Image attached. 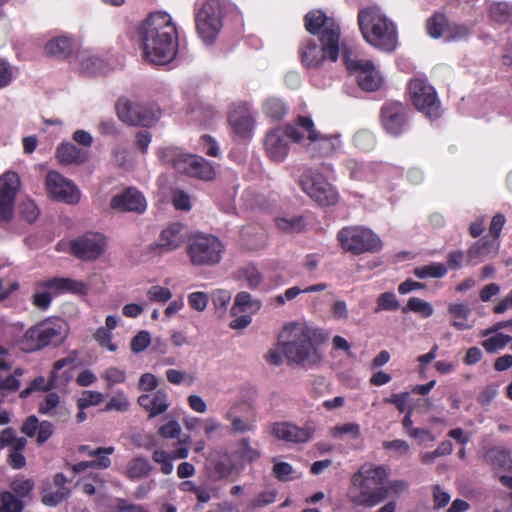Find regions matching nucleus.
Listing matches in <instances>:
<instances>
[{"label":"nucleus","instance_id":"aec40b11","mask_svg":"<svg viewBox=\"0 0 512 512\" xmlns=\"http://www.w3.org/2000/svg\"><path fill=\"white\" fill-rule=\"evenodd\" d=\"M185 225L175 222L165 227L156 242L149 245V252L162 256L180 248L186 240Z\"/></svg>","mask_w":512,"mask_h":512},{"label":"nucleus","instance_id":"6e6d98bb","mask_svg":"<svg viewBox=\"0 0 512 512\" xmlns=\"http://www.w3.org/2000/svg\"><path fill=\"white\" fill-rule=\"evenodd\" d=\"M490 249L491 243L485 240L484 238L475 242L473 245L469 247L467 251L469 262L487 255Z\"/></svg>","mask_w":512,"mask_h":512},{"label":"nucleus","instance_id":"3c124183","mask_svg":"<svg viewBox=\"0 0 512 512\" xmlns=\"http://www.w3.org/2000/svg\"><path fill=\"white\" fill-rule=\"evenodd\" d=\"M102 379L106 382L108 389H111L117 384H122L126 381V372L118 367H109L101 375Z\"/></svg>","mask_w":512,"mask_h":512},{"label":"nucleus","instance_id":"0eeeda50","mask_svg":"<svg viewBox=\"0 0 512 512\" xmlns=\"http://www.w3.org/2000/svg\"><path fill=\"white\" fill-rule=\"evenodd\" d=\"M65 322L60 318H47L26 330L19 341L24 352L39 351L47 346H58L65 338Z\"/></svg>","mask_w":512,"mask_h":512},{"label":"nucleus","instance_id":"13d9d810","mask_svg":"<svg viewBox=\"0 0 512 512\" xmlns=\"http://www.w3.org/2000/svg\"><path fill=\"white\" fill-rule=\"evenodd\" d=\"M130 403L123 393H117L106 403L104 411L125 412L129 409Z\"/></svg>","mask_w":512,"mask_h":512},{"label":"nucleus","instance_id":"4be33fe9","mask_svg":"<svg viewBox=\"0 0 512 512\" xmlns=\"http://www.w3.org/2000/svg\"><path fill=\"white\" fill-rule=\"evenodd\" d=\"M316 427L313 421H307L303 427L290 422H276L272 425L271 433L279 440L290 443H306L314 435Z\"/></svg>","mask_w":512,"mask_h":512},{"label":"nucleus","instance_id":"bb28decb","mask_svg":"<svg viewBox=\"0 0 512 512\" xmlns=\"http://www.w3.org/2000/svg\"><path fill=\"white\" fill-rule=\"evenodd\" d=\"M484 461L493 471L512 472V451L503 446H493L484 453Z\"/></svg>","mask_w":512,"mask_h":512},{"label":"nucleus","instance_id":"72a5a7b5","mask_svg":"<svg viewBox=\"0 0 512 512\" xmlns=\"http://www.w3.org/2000/svg\"><path fill=\"white\" fill-rule=\"evenodd\" d=\"M489 16L499 24L512 23V4L506 1L494 2L489 7Z\"/></svg>","mask_w":512,"mask_h":512},{"label":"nucleus","instance_id":"603ef678","mask_svg":"<svg viewBox=\"0 0 512 512\" xmlns=\"http://www.w3.org/2000/svg\"><path fill=\"white\" fill-rule=\"evenodd\" d=\"M103 401L102 393L98 391H84L82 396L77 400L79 410H85L90 406H97Z\"/></svg>","mask_w":512,"mask_h":512},{"label":"nucleus","instance_id":"c756f323","mask_svg":"<svg viewBox=\"0 0 512 512\" xmlns=\"http://www.w3.org/2000/svg\"><path fill=\"white\" fill-rule=\"evenodd\" d=\"M42 286L57 293H72L77 295H86L88 286L83 281H77L71 278L53 277L42 283Z\"/></svg>","mask_w":512,"mask_h":512},{"label":"nucleus","instance_id":"49530a36","mask_svg":"<svg viewBox=\"0 0 512 512\" xmlns=\"http://www.w3.org/2000/svg\"><path fill=\"white\" fill-rule=\"evenodd\" d=\"M346 168L350 172V178L357 181H365L370 179L371 168L369 165L359 163L355 160H348Z\"/></svg>","mask_w":512,"mask_h":512},{"label":"nucleus","instance_id":"052dcab7","mask_svg":"<svg viewBox=\"0 0 512 512\" xmlns=\"http://www.w3.org/2000/svg\"><path fill=\"white\" fill-rule=\"evenodd\" d=\"M172 203L177 210L189 211L191 209L190 196L180 189L173 191Z\"/></svg>","mask_w":512,"mask_h":512},{"label":"nucleus","instance_id":"680f3d73","mask_svg":"<svg viewBox=\"0 0 512 512\" xmlns=\"http://www.w3.org/2000/svg\"><path fill=\"white\" fill-rule=\"evenodd\" d=\"M353 143L363 151H369L375 144L374 137L365 131L357 132L353 137Z\"/></svg>","mask_w":512,"mask_h":512},{"label":"nucleus","instance_id":"6ab92c4d","mask_svg":"<svg viewBox=\"0 0 512 512\" xmlns=\"http://www.w3.org/2000/svg\"><path fill=\"white\" fill-rule=\"evenodd\" d=\"M342 60L349 71L358 72L357 83L359 87L367 92L378 90L383 79L379 71L376 70L372 61H358L350 58L349 51L342 48Z\"/></svg>","mask_w":512,"mask_h":512},{"label":"nucleus","instance_id":"dca6fc26","mask_svg":"<svg viewBox=\"0 0 512 512\" xmlns=\"http://www.w3.org/2000/svg\"><path fill=\"white\" fill-rule=\"evenodd\" d=\"M379 120L383 130L392 137H399L409 127V115L406 105L400 101H386L381 109Z\"/></svg>","mask_w":512,"mask_h":512},{"label":"nucleus","instance_id":"f3484780","mask_svg":"<svg viewBox=\"0 0 512 512\" xmlns=\"http://www.w3.org/2000/svg\"><path fill=\"white\" fill-rule=\"evenodd\" d=\"M107 239L99 232H86L69 242V252L79 260L90 262L104 254Z\"/></svg>","mask_w":512,"mask_h":512},{"label":"nucleus","instance_id":"4468645a","mask_svg":"<svg viewBox=\"0 0 512 512\" xmlns=\"http://www.w3.org/2000/svg\"><path fill=\"white\" fill-rule=\"evenodd\" d=\"M301 189L319 206H333L338 202L337 190L317 171L309 170L299 179Z\"/></svg>","mask_w":512,"mask_h":512},{"label":"nucleus","instance_id":"423d86ee","mask_svg":"<svg viewBox=\"0 0 512 512\" xmlns=\"http://www.w3.org/2000/svg\"><path fill=\"white\" fill-rule=\"evenodd\" d=\"M162 163L172 166L177 172L204 181L215 178L216 172L212 164L202 156L184 153L176 147H166L159 151Z\"/></svg>","mask_w":512,"mask_h":512},{"label":"nucleus","instance_id":"39448f33","mask_svg":"<svg viewBox=\"0 0 512 512\" xmlns=\"http://www.w3.org/2000/svg\"><path fill=\"white\" fill-rule=\"evenodd\" d=\"M229 7L228 0H196L194 4L195 29L207 45H213L222 28Z\"/></svg>","mask_w":512,"mask_h":512},{"label":"nucleus","instance_id":"1a4fd4ad","mask_svg":"<svg viewBox=\"0 0 512 512\" xmlns=\"http://www.w3.org/2000/svg\"><path fill=\"white\" fill-rule=\"evenodd\" d=\"M280 338L287 339L282 343L283 353L289 361L294 363L305 362L315 350L311 338V329L306 326L288 323L284 326Z\"/></svg>","mask_w":512,"mask_h":512},{"label":"nucleus","instance_id":"7c9ffc66","mask_svg":"<svg viewBox=\"0 0 512 512\" xmlns=\"http://www.w3.org/2000/svg\"><path fill=\"white\" fill-rule=\"evenodd\" d=\"M55 156L61 164L81 165L86 162L88 153L73 143L63 142L58 145Z\"/></svg>","mask_w":512,"mask_h":512},{"label":"nucleus","instance_id":"864d4df0","mask_svg":"<svg viewBox=\"0 0 512 512\" xmlns=\"http://www.w3.org/2000/svg\"><path fill=\"white\" fill-rule=\"evenodd\" d=\"M152 460L157 463V464H160L161 467H160V471L164 474V475H169L172 473L173 471V459L171 457V455L167 452V451H164V450H155L153 453H152Z\"/></svg>","mask_w":512,"mask_h":512},{"label":"nucleus","instance_id":"9d476101","mask_svg":"<svg viewBox=\"0 0 512 512\" xmlns=\"http://www.w3.org/2000/svg\"><path fill=\"white\" fill-rule=\"evenodd\" d=\"M118 119L134 127H151L161 115V110L156 104H141L121 97L115 104Z\"/></svg>","mask_w":512,"mask_h":512},{"label":"nucleus","instance_id":"393cba45","mask_svg":"<svg viewBox=\"0 0 512 512\" xmlns=\"http://www.w3.org/2000/svg\"><path fill=\"white\" fill-rule=\"evenodd\" d=\"M67 477L63 473H56L53 478V483L57 487L56 491H51L50 484L47 483L42 488L41 501L44 505L55 507L70 496V490L66 486Z\"/></svg>","mask_w":512,"mask_h":512},{"label":"nucleus","instance_id":"20e7f679","mask_svg":"<svg viewBox=\"0 0 512 512\" xmlns=\"http://www.w3.org/2000/svg\"><path fill=\"white\" fill-rule=\"evenodd\" d=\"M360 32L365 41L383 52H393L398 45L396 25L379 8L365 7L357 16Z\"/></svg>","mask_w":512,"mask_h":512},{"label":"nucleus","instance_id":"69168bd1","mask_svg":"<svg viewBox=\"0 0 512 512\" xmlns=\"http://www.w3.org/2000/svg\"><path fill=\"white\" fill-rule=\"evenodd\" d=\"M180 432H181V428H180L179 423L176 420L169 421L168 423L162 425L158 430V434L162 438H167V439L178 438L180 435Z\"/></svg>","mask_w":512,"mask_h":512},{"label":"nucleus","instance_id":"774afa93","mask_svg":"<svg viewBox=\"0 0 512 512\" xmlns=\"http://www.w3.org/2000/svg\"><path fill=\"white\" fill-rule=\"evenodd\" d=\"M202 150L211 157L219 155V148L217 142L210 135H202L199 140Z\"/></svg>","mask_w":512,"mask_h":512},{"label":"nucleus","instance_id":"de8ad7c7","mask_svg":"<svg viewBox=\"0 0 512 512\" xmlns=\"http://www.w3.org/2000/svg\"><path fill=\"white\" fill-rule=\"evenodd\" d=\"M239 274L252 289L257 288L263 280L261 272L252 264H248L241 268L239 270Z\"/></svg>","mask_w":512,"mask_h":512},{"label":"nucleus","instance_id":"2f4dec72","mask_svg":"<svg viewBox=\"0 0 512 512\" xmlns=\"http://www.w3.org/2000/svg\"><path fill=\"white\" fill-rule=\"evenodd\" d=\"M44 50L48 56L64 60L72 54L73 42L66 36L55 37L46 43Z\"/></svg>","mask_w":512,"mask_h":512},{"label":"nucleus","instance_id":"37998d69","mask_svg":"<svg viewBox=\"0 0 512 512\" xmlns=\"http://www.w3.org/2000/svg\"><path fill=\"white\" fill-rule=\"evenodd\" d=\"M400 308V302L393 292H383L376 299L375 313L381 311H396Z\"/></svg>","mask_w":512,"mask_h":512},{"label":"nucleus","instance_id":"9b49d317","mask_svg":"<svg viewBox=\"0 0 512 512\" xmlns=\"http://www.w3.org/2000/svg\"><path fill=\"white\" fill-rule=\"evenodd\" d=\"M341 248L354 255L377 252L382 246L380 238L370 229L362 226H347L337 233Z\"/></svg>","mask_w":512,"mask_h":512},{"label":"nucleus","instance_id":"cd10ccee","mask_svg":"<svg viewBox=\"0 0 512 512\" xmlns=\"http://www.w3.org/2000/svg\"><path fill=\"white\" fill-rule=\"evenodd\" d=\"M211 475L215 481L226 479L234 472L239 474L237 464L231 453L225 451L210 460Z\"/></svg>","mask_w":512,"mask_h":512},{"label":"nucleus","instance_id":"c03bdc74","mask_svg":"<svg viewBox=\"0 0 512 512\" xmlns=\"http://www.w3.org/2000/svg\"><path fill=\"white\" fill-rule=\"evenodd\" d=\"M0 512H22L24 503L17 498L12 492L4 491L0 495Z\"/></svg>","mask_w":512,"mask_h":512},{"label":"nucleus","instance_id":"bf43d9fd","mask_svg":"<svg viewBox=\"0 0 512 512\" xmlns=\"http://www.w3.org/2000/svg\"><path fill=\"white\" fill-rule=\"evenodd\" d=\"M151 343V337L148 331H139L131 340V350L134 353L144 351Z\"/></svg>","mask_w":512,"mask_h":512},{"label":"nucleus","instance_id":"0e129e2a","mask_svg":"<svg viewBox=\"0 0 512 512\" xmlns=\"http://www.w3.org/2000/svg\"><path fill=\"white\" fill-rule=\"evenodd\" d=\"M450 499V494L444 491L440 485H435L433 487V507L435 510L447 506L450 502Z\"/></svg>","mask_w":512,"mask_h":512},{"label":"nucleus","instance_id":"f704fd0d","mask_svg":"<svg viewBox=\"0 0 512 512\" xmlns=\"http://www.w3.org/2000/svg\"><path fill=\"white\" fill-rule=\"evenodd\" d=\"M264 114L273 121L282 120L288 113L286 104L279 98H269L263 103Z\"/></svg>","mask_w":512,"mask_h":512},{"label":"nucleus","instance_id":"a878e982","mask_svg":"<svg viewBox=\"0 0 512 512\" xmlns=\"http://www.w3.org/2000/svg\"><path fill=\"white\" fill-rule=\"evenodd\" d=\"M137 403L148 412L149 418L161 415L169 408L168 394L162 389L157 390L153 394L140 395Z\"/></svg>","mask_w":512,"mask_h":512},{"label":"nucleus","instance_id":"4d7b16f0","mask_svg":"<svg viewBox=\"0 0 512 512\" xmlns=\"http://www.w3.org/2000/svg\"><path fill=\"white\" fill-rule=\"evenodd\" d=\"M343 434H351L353 439H358L361 436L360 425L350 422L343 425H336L331 429V436L334 438Z\"/></svg>","mask_w":512,"mask_h":512},{"label":"nucleus","instance_id":"09e8293b","mask_svg":"<svg viewBox=\"0 0 512 512\" xmlns=\"http://www.w3.org/2000/svg\"><path fill=\"white\" fill-rule=\"evenodd\" d=\"M511 340V336L503 333H497L496 335L484 340L482 342V346L488 353H494L503 349Z\"/></svg>","mask_w":512,"mask_h":512},{"label":"nucleus","instance_id":"8fccbe9b","mask_svg":"<svg viewBox=\"0 0 512 512\" xmlns=\"http://www.w3.org/2000/svg\"><path fill=\"white\" fill-rule=\"evenodd\" d=\"M35 487V483L32 479H14L10 488L13 491V494L17 496V498H26L28 497Z\"/></svg>","mask_w":512,"mask_h":512},{"label":"nucleus","instance_id":"a19ab883","mask_svg":"<svg viewBox=\"0 0 512 512\" xmlns=\"http://www.w3.org/2000/svg\"><path fill=\"white\" fill-rule=\"evenodd\" d=\"M277 227L285 232L299 233L305 229L303 216L280 217L276 219Z\"/></svg>","mask_w":512,"mask_h":512},{"label":"nucleus","instance_id":"412c9836","mask_svg":"<svg viewBox=\"0 0 512 512\" xmlns=\"http://www.w3.org/2000/svg\"><path fill=\"white\" fill-rule=\"evenodd\" d=\"M20 187V178L16 172L8 171L0 176V220L13 218L14 201Z\"/></svg>","mask_w":512,"mask_h":512},{"label":"nucleus","instance_id":"79ce46f5","mask_svg":"<svg viewBox=\"0 0 512 512\" xmlns=\"http://www.w3.org/2000/svg\"><path fill=\"white\" fill-rule=\"evenodd\" d=\"M114 447H99L94 449V451H89V456L95 457L94 460L91 461L92 468L95 469H106L111 465V459L108 457L113 454Z\"/></svg>","mask_w":512,"mask_h":512},{"label":"nucleus","instance_id":"5701e85b","mask_svg":"<svg viewBox=\"0 0 512 512\" xmlns=\"http://www.w3.org/2000/svg\"><path fill=\"white\" fill-rule=\"evenodd\" d=\"M228 123L232 132L240 139L251 138L255 119L250 106L247 103L235 106L228 114Z\"/></svg>","mask_w":512,"mask_h":512},{"label":"nucleus","instance_id":"473e14b6","mask_svg":"<svg viewBox=\"0 0 512 512\" xmlns=\"http://www.w3.org/2000/svg\"><path fill=\"white\" fill-rule=\"evenodd\" d=\"M262 303L258 299H253L251 294L246 291L239 292L231 307V315L237 316L241 313L254 314L260 310Z\"/></svg>","mask_w":512,"mask_h":512},{"label":"nucleus","instance_id":"e433bc0d","mask_svg":"<svg viewBox=\"0 0 512 512\" xmlns=\"http://www.w3.org/2000/svg\"><path fill=\"white\" fill-rule=\"evenodd\" d=\"M449 314L455 319L452 322V326L457 330H466L470 328V325H467L464 321L470 315V308L467 304L464 303H453L448 307Z\"/></svg>","mask_w":512,"mask_h":512},{"label":"nucleus","instance_id":"58836bf2","mask_svg":"<svg viewBox=\"0 0 512 512\" xmlns=\"http://www.w3.org/2000/svg\"><path fill=\"white\" fill-rule=\"evenodd\" d=\"M447 267L440 262H433L425 266L416 267L413 274L419 279L442 278L447 274Z\"/></svg>","mask_w":512,"mask_h":512},{"label":"nucleus","instance_id":"f8f14e48","mask_svg":"<svg viewBox=\"0 0 512 512\" xmlns=\"http://www.w3.org/2000/svg\"><path fill=\"white\" fill-rule=\"evenodd\" d=\"M295 124L307 133L309 143L306 150L313 158L329 157L340 146L339 136L321 134L316 130L314 121L310 116L298 115L295 118Z\"/></svg>","mask_w":512,"mask_h":512},{"label":"nucleus","instance_id":"a18cd8bd","mask_svg":"<svg viewBox=\"0 0 512 512\" xmlns=\"http://www.w3.org/2000/svg\"><path fill=\"white\" fill-rule=\"evenodd\" d=\"M231 427L235 433H246L255 430L256 427V415L251 413L249 416L240 417L235 416L231 418Z\"/></svg>","mask_w":512,"mask_h":512},{"label":"nucleus","instance_id":"b1692460","mask_svg":"<svg viewBox=\"0 0 512 512\" xmlns=\"http://www.w3.org/2000/svg\"><path fill=\"white\" fill-rule=\"evenodd\" d=\"M110 208L121 212L142 214L146 210V199L136 188L129 187L114 195L110 200Z\"/></svg>","mask_w":512,"mask_h":512},{"label":"nucleus","instance_id":"7ed1b4c3","mask_svg":"<svg viewBox=\"0 0 512 512\" xmlns=\"http://www.w3.org/2000/svg\"><path fill=\"white\" fill-rule=\"evenodd\" d=\"M389 475L390 469L385 465L363 464L351 477L350 501L357 506L378 505L388 496L385 481Z\"/></svg>","mask_w":512,"mask_h":512},{"label":"nucleus","instance_id":"c9c22d12","mask_svg":"<svg viewBox=\"0 0 512 512\" xmlns=\"http://www.w3.org/2000/svg\"><path fill=\"white\" fill-rule=\"evenodd\" d=\"M152 471V465L145 457H136L129 461L126 475L130 479H140L147 476Z\"/></svg>","mask_w":512,"mask_h":512},{"label":"nucleus","instance_id":"a211bd4d","mask_svg":"<svg viewBox=\"0 0 512 512\" xmlns=\"http://www.w3.org/2000/svg\"><path fill=\"white\" fill-rule=\"evenodd\" d=\"M45 186L51 199L69 205L78 204L81 192L76 184L55 170H50L45 178Z\"/></svg>","mask_w":512,"mask_h":512},{"label":"nucleus","instance_id":"f257e3e1","mask_svg":"<svg viewBox=\"0 0 512 512\" xmlns=\"http://www.w3.org/2000/svg\"><path fill=\"white\" fill-rule=\"evenodd\" d=\"M305 29L316 35L320 45L314 39L306 38L299 46L302 65L308 69H318L326 61L335 63L340 54L341 28L336 20L328 17L322 10H313L304 17Z\"/></svg>","mask_w":512,"mask_h":512},{"label":"nucleus","instance_id":"2eb2a0df","mask_svg":"<svg viewBox=\"0 0 512 512\" xmlns=\"http://www.w3.org/2000/svg\"><path fill=\"white\" fill-rule=\"evenodd\" d=\"M408 91L410 99L418 111L430 119H437L441 116V103L437 92L426 79H411Z\"/></svg>","mask_w":512,"mask_h":512},{"label":"nucleus","instance_id":"5fc2aeb1","mask_svg":"<svg viewBox=\"0 0 512 512\" xmlns=\"http://www.w3.org/2000/svg\"><path fill=\"white\" fill-rule=\"evenodd\" d=\"M147 297L151 302L166 303L172 298L169 288L153 285L147 290Z\"/></svg>","mask_w":512,"mask_h":512},{"label":"nucleus","instance_id":"f03ea898","mask_svg":"<svg viewBox=\"0 0 512 512\" xmlns=\"http://www.w3.org/2000/svg\"><path fill=\"white\" fill-rule=\"evenodd\" d=\"M136 37L140 42L143 59L153 65L171 63L178 53V31L167 12L157 11L136 26Z\"/></svg>","mask_w":512,"mask_h":512},{"label":"nucleus","instance_id":"ea45409f","mask_svg":"<svg viewBox=\"0 0 512 512\" xmlns=\"http://www.w3.org/2000/svg\"><path fill=\"white\" fill-rule=\"evenodd\" d=\"M448 27V19L445 14L436 12L428 20L426 29L433 38H439L444 35Z\"/></svg>","mask_w":512,"mask_h":512},{"label":"nucleus","instance_id":"ddd939ff","mask_svg":"<svg viewBox=\"0 0 512 512\" xmlns=\"http://www.w3.org/2000/svg\"><path fill=\"white\" fill-rule=\"evenodd\" d=\"M289 138L294 143H300L304 139V134L300 132L299 127L293 124H287L285 127L276 128L267 133L264 141V148L267 156L274 162H283L290 151Z\"/></svg>","mask_w":512,"mask_h":512},{"label":"nucleus","instance_id":"c85d7f7f","mask_svg":"<svg viewBox=\"0 0 512 512\" xmlns=\"http://www.w3.org/2000/svg\"><path fill=\"white\" fill-rule=\"evenodd\" d=\"M236 448L231 453L238 467V472L244 470L247 464H253L261 457V452L253 448L250 438L243 437L236 442Z\"/></svg>","mask_w":512,"mask_h":512},{"label":"nucleus","instance_id":"338daca9","mask_svg":"<svg viewBox=\"0 0 512 512\" xmlns=\"http://www.w3.org/2000/svg\"><path fill=\"white\" fill-rule=\"evenodd\" d=\"M292 473L293 467L287 462H278L273 466V475L281 482L290 481Z\"/></svg>","mask_w":512,"mask_h":512},{"label":"nucleus","instance_id":"6e6552de","mask_svg":"<svg viewBox=\"0 0 512 512\" xmlns=\"http://www.w3.org/2000/svg\"><path fill=\"white\" fill-rule=\"evenodd\" d=\"M225 251L223 242L213 234L196 233L186 241V253L194 266H214Z\"/></svg>","mask_w":512,"mask_h":512},{"label":"nucleus","instance_id":"e2e57ef3","mask_svg":"<svg viewBox=\"0 0 512 512\" xmlns=\"http://www.w3.org/2000/svg\"><path fill=\"white\" fill-rule=\"evenodd\" d=\"M409 399L408 392L393 393L389 397L383 399L386 404H393L399 412H404L407 409V401Z\"/></svg>","mask_w":512,"mask_h":512},{"label":"nucleus","instance_id":"4c0bfd02","mask_svg":"<svg viewBox=\"0 0 512 512\" xmlns=\"http://www.w3.org/2000/svg\"><path fill=\"white\" fill-rule=\"evenodd\" d=\"M401 310L403 314L414 312L420 314L423 318H428L434 313L433 306L429 302L418 297L409 298L407 304L402 307Z\"/></svg>","mask_w":512,"mask_h":512}]
</instances>
